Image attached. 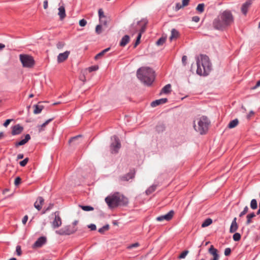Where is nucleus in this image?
I'll return each mask as SVG.
<instances>
[{"instance_id": "10", "label": "nucleus", "mask_w": 260, "mask_h": 260, "mask_svg": "<svg viewBox=\"0 0 260 260\" xmlns=\"http://www.w3.org/2000/svg\"><path fill=\"white\" fill-rule=\"evenodd\" d=\"M53 215H54V219L51 223L53 229H56L61 226L62 224L61 219L59 216V211L55 212Z\"/></svg>"}, {"instance_id": "43", "label": "nucleus", "mask_w": 260, "mask_h": 260, "mask_svg": "<svg viewBox=\"0 0 260 260\" xmlns=\"http://www.w3.org/2000/svg\"><path fill=\"white\" fill-rule=\"evenodd\" d=\"M248 211V207L247 206H245L243 209V210L240 213L239 216L240 217L243 216L245 214L247 213Z\"/></svg>"}, {"instance_id": "45", "label": "nucleus", "mask_w": 260, "mask_h": 260, "mask_svg": "<svg viewBox=\"0 0 260 260\" xmlns=\"http://www.w3.org/2000/svg\"><path fill=\"white\" fill-rule=\"evenodd\" d=\"M184 7L182 6V5H181L179 3H177L176 4L175 7L174 8V10L176 12L178 11L180 9L183 8Z\"/></svg>"}, {"instance_id": "22", "label": "nucleus", "mask_w": 260, "mask_h": 260, "mask_svg": "<svg viewBox=\"0 0 260 260\" xmlns=\"http://www.w3.org/2000/svg\"><path fill=\"white\" fill-rule=\"evenodd\" d=\"M135 176V173L133 172H130L128 173L127 174L122 176L120 177V180L121 181H128L131 179H133Z\"/></svg>"}, {"instance_id": "36", "label": "nucleus", "mask_w": 260, "mask_h": 260, "mask_svg": "<svg viewBox=\"0 0 260 260\" xmlns=\"http://www.w3.org/2000/svg\"><path fill=\"white\" fill-rule=\"evenodd\" d=\"M250 208L252 210H255L257 208V203L255 199H252L250 202Z\"/></svg>"}, {"instance_id": "30", "label": "nucleus", "mask_w": 260, "mask_h": 260, "mask_svg": "<svg viewBox=\"0 0 260 260\" xmlns=\"http://www.w3.org/2000/svg\"><path fill=\"white\" fill-rule=\"evenodd\" d=\"M110 49V48L108 47V48L102 50L101 52H100V53H99L95 56L94 59L95 60L98 59L100 57L103 56L106 52H107L108 51H109Z\"/></svg>"}, {"instance_id": "58", "label": "nucleus", "mask_w": 260, "mask_h": 260, "mask_svg": "<svg viewBox=\"0 0 260 260\" xmlns=\"http://www.w3.org/2000/svg\"><path fill=\"white\" fill-rule=\"evenodd\" d=\"M81 137V135H78V136H77L72 138L70 140L69 143H71V142H73L74 141H75V140H76L77 139H78V138Z\"/></svg>"}, {"instance_id": "26", "label": "nucleus", "mask_w": 260, "mask_h": 260, "mask_svg": "<svg viewBox=\"0 0 260 260\" xmlns=\"http://www.w3.org/2000/svg\"><path fill=\"white\" fill-rule=\"evenodd\" d=\"M256 214L254 212L250 213L247 215L246 216V224L247 225L250 224L252 222V219L255 217Z\"/></svg>"}, {"instance_id": "53", "label": "nucleus", "mask_w": 260, "mask_h": 260, "mask_svg": "<svg viewBox=\"0 0 260 260\" xmlns=\"http://www.w3.org/2000/svg\"><path fill=\"white\" fill-rule=\"evenodd\" d=\"M20 182H21V178L19 177H17L15 179V182H14L15 185H19L20 184Z\"/></svg>"}, {"instance_id": "38", "label": "nucleus", "mask_w": 260, "mask_h": 260, "mask_svg": "<svg viewBox=\"0 0 260 260\" xmlns=\"http://www.w3.org/2000/svg\"><path fill=\"white\" fill-rule=\"evenodd\" d=\"M109 229V225L108 224H106L101 228L99 229V232L103 234L105 231H108Z\"/></svg>"}, {"instance_id": "16", "label": "nucleus", "mask_w": 260, "mask_h": 260, "mask_svg": "<svg viewBox=\"0 0 260 260\" xmlns=\"http://www.w3.org/2000/svg\"><path fill=\"white\" fill-rule=\"evenodd\" d=\"M23 127L20 124H16L12 127V135L13 136L17 135L22 133Z\"/></svg>"}, {"instance_id": "28", "label": "nucleus", "mask_w": 260, "mask_h": 260, "mask_svg": "<svg viewBox=\"0 0 260 260\" xmlns=\"http://www.w3.org/2000/svg\"><path fill=\"white\" fill-rule=\"evenodd\" d=\"M179 35V31L177 29L173 28L171 30V35L170 37V40L172 41L174 39H177Z\"/></svg>"}, {"instance_id": "21", "label": "nucleus", "mask_w": 260, "mask_h": 260, "mask_svg": "<svg viewBox=\"0 0 260 260\" xmlns=\"http://www.w3.org/2000/svg\"><path fill=\"white\" fill-rule=\"evenodd\" d=\"M30 139V136L29 134H26L25 136V138L19 142L15 143V146L18 147L19 146L25 144Z\"/></svg>"}, {"instance_id": "15", "label": "nucleus", "mask_w": 260, "mask_h": 260, "mask_svg": "<svg viewBox=\"0 0 260 260\" xmlns=\"http://www.w3.org/2000/svg\"><path fill=\"white\" fill-rule=\"evenodd\" d=\"M70 53L69 51H66L63 53H61L57 56V62L58 63L62 62L66 60Z\"/></svg>"}, {"instance_id": "60", "label": "nucleus", "mask_w": 260, "mask_h": 260, "mask_svg": "<svg viewBox=\"0 0 260 260\" xmlns=\"http://www.w3.org/2000/svg\"><path fill=\"white\" fill-rule=\"evenodd\" d=\"M100 21L101 23L105 25H106L107 24V21L106 20V17L105 19H102V20H100Z\"/></svg>"}, {"instance_id": "1", "label": "nucleus", "mask_w": 260, "mask_h": 260, "mask_svg": "<svg viewBox=\"0 0 260 260\" xmlns=\"http://www.w3.org/2000/svg\"><path fill=\"white\" fill-rule=\"evenodd\" d=\"M234 21V16L230 10H225L220 13L213 21V28L218 30L223 31L231 25Z\"/></svg>"}, {"instance_id": "51", "label": "nucleus", "mask_w": 260, "mask_h": 260, "mask_svg": "<svg viewBox=\"0 0 260 260\" xmlns=\"http://www.w3.org/2000/svg\"><path fill=\"white\" fill-rule=\"evenodd\" d=\"M53 204H50L49 205L48 207L44 211H43L42 214H45L47 211L53 208Z\"/></svg>"}, {"instance_id": "12", "label": "nucleus", "mask_w": 260, "mask_h": 260, "mask_svg": "<svg viewBox=\"0 0 260 260\" xmlns=\"http://www.w3.org/2000/svg\"><path fill=\"white\" fill-rule=\"evenodd\" d=\"M143 25H144V21H142V19L138 21L136 23H132L129 28V32L133 35L136 34L138 31V26L140 25L141 27Z\"/></svg>"}, {"instance_id": "5", "label": "nucleus", "mask_w": 260, "mask_h": 260, "mask_svg": "<svg viewBox=\"0 0 260 260\" xmlns=\"http://www.w3.org/2000/svg\"><path fill=\"white\" fill-rule=\"evenodd\" d=\"M120 197L118 193L108 196L105 198L106 203L110 208L118 206L120 204Z\"/></svg>"}, {"instance_id": "54", "label": "nucleus", "mask_w": 260, "mask_h": 260, "mask_svg": "<svg viewBox=\"0 0 260 260\" xmlns=\"http://www.w3.org/2000/svg\"><path fill=\"white\" fill-rule=\"evenodd\" d=\"M200 17L198 16H194L192 17V21L195 22H198L200 21Z\"/></svg>"}, {"instance_id": "14", "label": "nucleus", "mask_w": 260, "mask_h": 260, "mask_svg": "<svg viewBox=\"0 0 260 260\" xmlns=\"http://www.w3.org/2000/svg\"><path fill=\"white\" fill-rule=\"evenodd\" d=\"M254 0H247L241 7V12L242 14L244 15L247 14L248 9L252 5V2Z\"/></svg>"}, {"instance_id": "29", "label": "nucleus", "mask_w": 260, "mask_h": 260, "mask_svg": "<svg viewBox=\"0 0 260 260\" xmlns=\"http://www.w3.org/2000/svg\"><path fill=\"white\" fill-rule=\"evenodd\" d=\"M53 120V118H50L46 120L44 123H43L41 125H38L37 127L38 128L39 132H41L44 130V127H45L50 122H51Z\"/></svg>"}, {"instance_id": "32", "label": "nucleus", "mask_w": 260, "mask_h": 260, "mask_svg": "<svg viewBox=\"0 0 260 260\" xmlns=\"http://www.w3.org/2000/svg\"><path fill=\"white\" fill-rule=\"evenodd\" d=\"M239 123V121L237 119H235L231 121L228 124V127L230 128H233L236 127Z\"/></svg>"}, {"instance_id": "9", "label": "nucleus", "mask_w": 260, "mask_h": 260, "mask_svg": "<svg viewBox=\"0 0 260 260\" xmlns=\"http://www.w3.org/2000/svg\"><path fill=\"white\" fill-rule=\"evenodd\" d=\"M142 21H144V25L141 26L140 30H139V33L134 45V47H136L140 43L142 35L143 32H145L148 20L146 19L143 18L142 19Z\"/></svg>"}, {"instance_id": "31", "label": "nucleus", "mask_w": 260, "mask_h": 260, "mask_svg": "<svg viewBox=\"0 0 260 260\" xmlns=\"http://www.w3.org/2000/svg\"><path fill=\"white\" fill-rule=\"evenodd\" d=\"M165 124L162 123H158L156 126V131L158 133H161L165 131Z\"/></svg>"}, {"instance_id": "48", "label": "nucleus", "mask_w": 260, "mask_h": 260, "mask_svg": "<svg viewBox=\"0 0 260 260\" xmlns=\"http://www.w3.org/2000/svg\"><path fill=\"white\" fill-rule=\"evenodd\" d=\"M99 69L98 66H92L89 68L88 70L89 72L95 71Z\"/></svg>"}, {"instance_id": "50", "label": "nucleus", "mask_w": 260, "mask_h": 260, "mask_svg": "<svg viewBox=\"0 0 260 260\" xmlns=\"http://www.w3.org/2000/svg\"><path fill=\"white\" fill-rule=\"evenodd\" d=\"M86 24H87V21L84 19H81L79 21V25L81 26H84L86 25Z\"/></svg>"}, {"instance_id": "2", "label": "nucleus", "mask_w": 260, "mask_h": 260, "mask_svg": "<svg viewBox=\"0 0 260 260\" xmlns=\"http://www.w3.org/2000/svg\"><path fill=\"white\" fill-rule=\"evenodd\" d=\"M197 74L200 76H207L212 70V64L209 58L206 55H201L200 59L197 60Z\"/></svg>"}, {"instance_id": "34", "label": "nucleus", "mask_w": 260, "mask_h": 260, "mask_svg": "<svg viewBox=\"0 0 260 260\" xmlns=\"http://www.w3.org/2000/svg\"><path fill=\"white\" fill-rule=\"evenodd\" d=\"M212 222V220L211 218H207L205 219L202 224V227L205 228L210 225Z\"/></svg>"}, {"instance_id": "3", "label": "nucleus", "mask_w": 260, "mask_h": 260, "mask_svg": "<svg viewBox=\"0 0 260 260\" xmlns=\"http://www.w3.org/2000/svg\"><path fill=\"white\" fill-rule=\"evenodd\" d=\"M137 76L141 81H154L155 73L152 68L142 67L137 70Z\"/></svg>"}, {"instance_id": "7", "label": "nucleus", "mask_w": 260, "mask_h": 260, "mask_svg": "<svg viewBox=\"0 0 260 260\" xmlns=\"http://www.w3.org/2000/svg\"><path fill=\"white\" fill-rule=\"evenodd\" d=\"M112 142L110 145V150L112 153H117L121 147V143L119 138L116 136L111 137Z\"/></svg>"}, {"instance_id": "23", "label": "nucleus", "mask_w": 260, "mask_h": 260, "mask_svg": "<svg viewBox=\"0 0 260 260\" xmlns=\"http://www.w3.org/2000/svg\"><path fill=\"white\" fill-rule=\"evenodd\" d=\"M58 15L59 16V18L61 20H63L66 17V11L63 6H60L59 7Z\"/></svg>"}, {"instance_id": "17", "label": "nucleus", "mask_w": 260, "mask_h": 260, "mask_svg": "<svg viewBox=\"0 0 260 260\" xmlns=\"http://www.w3.org/2000/svg\"><path fill=\"white\" fill-rule=\"evenodd\" d=\"M46 242L45 237H41L38 239L34 244V247H41Z\"/></svg>"}, {"instance_id": "19", "label": "nucleus", "mask_w": 260, "mask_h": 260, "mask_svg": "<svg viewBox=\"0 0 260 260\" xmlns=\"http://www.w3.org/2000/svg\"><path fill=\"white\" fill-rule=\"evenodd\" d=\"M168 99L167 98H162L160 99L156 100L153 101L151 103V106L152 107H155L159 105L164 104L167 103Z\"/></svg>"}, {"instance_id": "4", "label": "nucleus", "mask_w": 260, "mask_h": 260, "mask_svg": "<svg viewBox=\"0 0 260 260\" xmlns=\"http://www.w3.org/2000/svg\"><path fill=\"white\" fill-rule=\"evenodd\" d=\"M198 126L196 124V121H194L193 127L197 132L200 133L201 135H204L208 131V127L210 124V121L205 116H202L197 119Z\"/></svg>"}, {"instance_id": "25", "label": "nucleus", "mask_w": 260, "mask_h": 260, "mask_svg": "<svg viewBox=\"0 0 260 260\" xmlns=\"http://www.w3.org/2000/svg\"><path fill=\"white\" fill-rule=\"evenodd\" d=\"M171 85L170 84H168L165 86L161 89L160 94L162 93L168 94L171 92Z\"/></svg>"}, {"instance_id": "62", "label": "nucleus", "mask_w": 260, "mask_h": 260, "mask_svg": "<svg viewBox=\"0 0 260 260\" xmlns=\"http://www.w3.org/2000/svg\"><path fill=\"white\" fill-rule=\"evenodd\" d=\"M28 220V217L27 215H25L24 216V217L22 219V223L23 224H25Z\"/></svg>"}, {"instance_id": "40", "label": "nucleus", "mask_w": 260, "mask_h": 260, "mask_svg": "<svg viewBox=\"0 0 260 260\" xmlns=\"http://www.w3.org/2000/svg\"><path fill=\"white\" fill-rule=\"evenodd\" d=\"M166 41V38L165 37H161L156 42V44L158 46L162 45Z\"/></svg>"}, {"instance_id": "37", "label": "nucleus", "mask_w": 260, "mask_h": 260, "mask_svg": "<svg viewBox=\"0 0 260 260\" xmlns=\"http://www.w3.org/2000/svg\"><path fill=\"white\" fill-rule=\"evenodd\" d=\"M80 207L84 211H90L93 210L94 208L90 206H82L80 205Z\"/></svg>"}, {"instance_id": "39", "label": "nucleus", "mask_w": 260, "mask_h": 260, "mask_svg": "<svg viewBox=\"0 0 260 260\" xmlns=\"http://www.w3.org/2000/svg\"><path fill=\"white\" fill-rule=\"evenodd\" d=\"M99 20H102V19H105L106 16L104 15V12L102 9H100L98 11Z\"/></svg>"}, {"instance_id": "13", "label": "nucleus", "mask_w": 260, "mask_h": 260, "mask_svg": "<svg viewBox=\"0 0 260 260\" xmlns=\"http://www.w3.org/2000/svg\"><path fill=\"white\" fill-rule=\"evenodd\" d=\"M209 253L213 256V258L210 260H219V254L217 249L215 248L213 245H211L208 250Z\"/></svg>"}, {"instance_id": "8", "label": "nucleus", "mask_w": 260, "mask_h": 260, "mask_svg": "<svg viewBox=\"0 0 260 260\" xmlns=\"http://www.w3.org/2000/svg\"><path fill=\"white\" fill-rule=\"evenodd\" d=\"M76 229L71 225L65 226L59 230L56 231L55 233L59 235H70L74 233Z\"/></svg>"}, {"instance_id": "55", "label": "nucleus", "mask_w": 260, "mask_h": 260, "mask_svg": "<svg viewBox=\"0 0 260 260\" xmlns=\"http://www.w3.org/2000/svg\"><path fill=\"white\" fill-rule=\"evenodd\" d=\"M182 6L185 7L187 6L189 2V0H182Z\"/></svg>"}, {"instance_id": "20", "label": "nucleus", "mask_w": 260, "mask_h": 260, "mask_svg": "<svg viewBox=\"0 0 260 260\" xmlns=\"http://www.w3.org/2000/svg\"><path fill=\"white\" fill-rule=\"evenodd\" d=\"M238 225L237 223V218L235 217L232 220V223L230 228V232L231 233H235L238 229Z\"/></svg>"}, {"instance_id": "52", "label": "nucleus", "mask_w": 260, "mask_h": 260, "mask_svg": "<svg viewBox=\"0 0 260 260\" xmlns=\"http://www.w3.org/2000/svg\"><path fill=\"white\" fill-rule=\"evenodd\" d=\"M231 249L230 248H226L224 250V255L225 256H228L231 254Z\"/></svg>"}, {"instance_id": "18", "label": "nucleus", "mask_w": 260, "mask_h": 260, "mask_svg": "<svg viewBox=\"0 0 260 260\" xmlns=\"http://www.w3.org/2000/svg\"><path fill=\"white\" fill-rule=\"evenodd\" d=\"M44 202V199L41 197H39L37 198V201L34 203V207L38 211H40L42 209V205H43Z\"/></svg>"}, {"instance_id": "6", "label": "nucleus", "mask_w": 260, "mask_h": 260, "mask_svg": "<svg viewBox=\"0 0 260 260\" xmlns=\"http://www.w3.org/2000/svg\"><path fill=\"white\" fill-rule=\"evenodd\" d=\"M19 58L24 67L30 68L35 64V60L31 56L26 54H20Z\"/></svg>"}, {"instance_id": "44", "label": "nucleus", "mask_w": 260, "mask_h": 260, "mask_svg": "<svg viewBox=\"0 0 260 260\" xmlns=\"http://www.w3.org/2000/svg\"><path fill=\"white\" fill-rule=\"evenodd\" d=\"M28 158H25L24 159H23V160L21 161L20 162H19V164L21 166V167H24L26 166V165L27 164V163L28 162Z\"/></svg>"}, {"instance_id": "49", "label": "nucleus", "mask_w": 260, "mask_h": 260, "mask_svg": "<svg viewBox=\"0 0 260 260\" xmlns=\"http://www.w3.org/2000/svg\"><path fill=\"white\" fill-rule=\"evenodd\" d=\"M139 246V243L137 242L127 246L128 249H132L133 248L137 247Z\"/></svg>"}, {"instance_id": "64", "label": "nucleus", "mask_w": 260, "mask_h": 260, "mask_svg": "<svg viewBox=\"0 0 260 260\" xmlns=\"http://www.w3.org/2000/svg\"><path fill=\"white\" fill-rule=\"evenodd\" d=\"M260 86V82H257L255 86L251 87V89L254 90Z\"/></svg>"}, {"instance_id": "24", "label": "nucleus", "mask_w": 260, "mask_h": 260, "mask_svg": "<svg viewBox=\"0 0 260 260\" xmlns=\"http://www.w3.org/2000/svg\"><path fill=\"white\" fill-rule=\"evenodd\" d=\"M129 37L128 35L124 36L119 43V45L121 47H124L129 41Z\"/></svg>"}, {"instance_id": "61", "label": "nucleus", "mask_w": 260, "mask_h": 260, "mask_svg": "<svg viewBox=\"0 0 260 260\" xmlns=\"http://www.w3.org/2000/svg\"><path fill=\"white\" fill-rule=\"evenodd\" d=\"M254 112L253 111H250V112L249 113V114L247 116V118L248 119H250L251 118V117L252 116L254 115Z\"/></svg>"}, {"instance_id": "33", "label": "nucleus", "mask_w": 260, "mask_h": 260, "mask_svg": "<svg viewBox=\"0 0 260 260\" xmlns=\"http://www.w3.org/2000/svg\"><path fill=\"white\" fill-rule=\"evenodd\" d=\"M156 188V185H152L151 186H150L145 191L146 194L149 195L152 193L153 191L155 190Z\"/></svg>"}, {"instance_id": "57", "label": "nucleus", "mask_w": 260, "mask_h": 260, "mask_svg": "<svg viewBox=\"0 0 260 260\" xmlns=\"http://www.w3.org/2000/svg\"><path fill=\"white\" fill-rule=\"evenodd\" d=\"M187 60V56H185V55H183L182 57V63L184 64V65H185L186 64V61Z\"/></svg>"}, {"instance_id": "41", "label": "nucleus", "mask_w": 260, "mask_h": 260, "mask_svg": "<svg viewBox=\"0 0 260 260\" xmlns=\"http://www.w3.org/2000/svg\"><path fill=\"white\" fill-rule=\"evenodd\" d=\"M233 238L235 241H239L241 239V235L238 233H236L234 234Z\"/></svg>"}, {"instance_id": "42", "label": "nucleus", "mask_w": 260, "mask_h": 260, "mask_svg": "<svg viewBox=\"0 0 260 260\" xmlns=\"http://www.w3.org/2000/svg\"><path fill=\"white\" fill-rule=\"evenodd\" d=\"M188 252H189V251L188 250H184L180 254V255L178 256V258L179 259L184 258L186 256V255H187Z\"/></svg>"}, {"instance_id": "59", "label": "nucleus", "mask_w": 260, "mask_h": 260, "mask_svg": "<svg viewBox=\"0 0 260 260\" xmlns=\"http://www.w3.org/2000/svg\"><path fill=\"white\" fill-rule=\"evenodd\" d=\"M11 119H7L6 120V121L4 123L3 125L4 126L7 127L11 121Z\"/></svg>"}, {"instance_id": "35", "label": "nucleus", "mask_w": 260, "mask_h": 260, "mask_svg": "<svg viewBox=\"0 0 260 260\" xmlns=\"http://www.w3.org/2000/svg\"><path fill=\"white\" fill-rule=\"evenodd\" d=\"M205 4L204 3L199 4L197 7L196 8L197 11H198L200 13H202L204 11Z\"/></svg>"}, {"instance_id": "27", "label": "nucleus", "mask_w": 260, "mask_h": 260, "mask_svg": "<svg viewBox=\"0 0 260 260\" xmlns=\"http://www.w3.org/2000/svg\"><path fill=\"white\" fill-rule=\"evenodd\" d=\"M34 113L38 114L40 113L44 108V106L40 105H35L34 106Z\"/></svg>"}, {"instance_id": "11", "label": "nucleus", "mask_w": 260, "mask_h": 260, "mask_svg": "<svg viewBox=\"0 0 260 260\" xmlns=\"http://www.w3.org/2000/svg\"><path fill=\"white\" fill-rule=\"evenodd\" d=\"M174 215V211L173 210H170L166 214L158 216L156 218V220L158 221H162L164 220L170 221V220L172 219Z\"/></svg>"}, {"instance_id": "46", "label": "nucleus", "mask_w": 260, "mask_h": 260, "mask_svg": "<svg viewBox=\"0 0 260 260\" xmlns=\"http://www.w3.org/2000/svg\"><path fill=\"white\" fill-rule=\"evenodd\" d=\"M95 32L98 34H100L102 32V25L99 24L96 26Z\"/></svg>"}, {"instance_id": "63", "label": "nucleus", "mask_w": 260, "mask_h": 260, "mask_svg": "<svg viewBox=\"0 0 260 260\" xmlns=\"http://www.w3.org/2000/svg\"><path fill=\"white\" fill-rule=\"evenodd\" d=\"M48 1L45 0L43 3V7L45 9H46L48 8Z\"/></svg>"}, {"instance_id": "56", "label": "nucleus", "mask_w": 260, "mask_h": 260, "mask_svg": "<svg viewBox=\"0 0 260 260\" xmlns=\"http://www.w3.org/2000/svg\"><path fill=\"white\" fill-rule=\"evenodd\" d=\"M88 226L92 231L96 230V225L94 224H90Z\"/></svg>"}, {"instance_id": "47", "label": "nucleus", "mask_w": 260, "mask_h": 260, "mask_svg": "<svg viewBox=\"0 0 260 260\" xmlns=\"http://www.w3.org/2000/svg\"><path fill=\"white\" fill-rule=\"evenodd\" d=\"M16 252L18 255L20 256L21 254V248L20 245H17L16 247Z\"/></svg>"}]
</instances>
